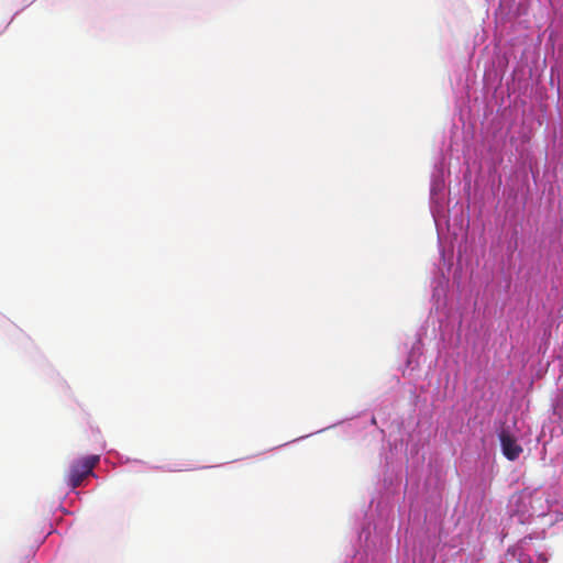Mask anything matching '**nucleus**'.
I'll return each instance as SVG.
<instances>
[{"instance_id":"f257e3e1","label":"nucleus","mask_w":563,"mask_h":563,"mask_svg":"<svg viewBox=\"0 0 563 563\" xmlns=\"http://www.w3.org/2000/svg\"><path fill=\"white\" fill-rule=\"evenodd\" d=\"M99 460V455H89L75 461L65 476L67 485L73 489L81 486L88 476L93 475V468Z\"/></svg>"},{"instance_id":"f03ea898","label":"nucleus","mask_w":563,"mask_h":563,"mask_svg":"<svg viewBox=\"0 0 563 563\" xmlns=\"http://www.w3.org/2000/svg\"><path fill=\"white\" fill-rule=\"evenodd\" d=\"M503 454L509 461H516L522 453V448L517 443L516 438L508 431L503 430L499 433Z\"/></svg>"}]
</instances>
